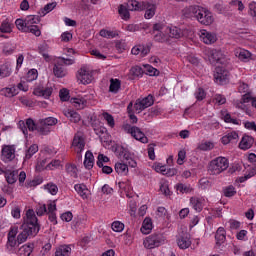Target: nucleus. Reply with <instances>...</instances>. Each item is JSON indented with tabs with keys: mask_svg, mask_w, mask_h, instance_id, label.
Masks as SVG:
<instances>
[{
	"mask_svg": "<svg viewBox=\"0 0 256 256\" xmlns=\"http://www.w3.org/2000/svg\"><path fill=\"white\" fill-rule=\"evenodd\" d=\"M114 153L119 159H124V161H126L129 167H132V169L137 167V161H135L134 154L129 151L127 146L121 144L114 145Z\"/></svg>",
	"mask_w": 256,
	"mask_h": 256,
	"instance_id": "20e7f679",
	"label": "nucleus"
},
{
	"mask_svg": "<svg viewBox=\"0 0 256 256\" xmlns=\"http://www.w3.org/2000/svg\"><path fill=\"white\" fill-rule=\"evenodd\" d=\"M41 19L39 16L30 15L27 16L25 19L18 18L15 21V25L19 31H22L24 33L25 31H29L32 27H35L37 23H39Z\"/></svg>",
	"mask_w": 256,
	"mask_h": 256,
	"instance_id": "39448f33",
	"label": "nucleus"
},
{
	"mask_svg": "<svg viewBox=\"0 0 256 256\" xmlns=\"http://www.w3.org/2000/svg\"><path fill=\"white\" fill-rule=\"evenodd\" d=\"M194 95L197 101H203V99L206 97L205 90L203 88H198Z\"/></svg>",
	"mask_w": 256,
	"mask_h": 256,
	"instance_id": "338daca9",
	"label": "nucleus"
},
{
	"mask_svg": "<svg viewBox=\"0 0 256 256\" xmlns=\"http://www.w3.org/2000/svg\"><path fill=\"white\" fill-rule=\"evenodd\" d=\"M121 91V80L117 78H111L110 79V86H109V92L113 93L114 95H117Z\"/></svg>",
	"mask_w": 256,
	"mask_h": 256,
	"instance_id": "c85d7f7f",
	"label": "nucleus"
},
{
	"mask_svg": "<svg viewBox=\"0 0 256 256\" xmlns=\"http://www.w3.org/2000/svg\"><path fill=\"white\" fill-rule=\"evenodd\" d=\"M132 55H139V57H147L151 53V44H138L131 49Z\"/></svg>",
	"mask_w": 256,
	"mask_h": 256,
	"instance_id": "2eb2a0df",
	"label": "nucleus"
},
{
	"mask_svg": "<svg viewBox=\"0 0 256 256\" xmlns=\"http://www.w3.org/2000/svg\"><path fill=\"white\" fill-rule=\"evenodd\" d=\"M160 191L162 195H165V197H171V190L169 189V184L167 182H164L160 185Z\"/></svg>",
	"mask_w": 256,
	"mask_h": 256,
	"instance_id": "13d9d810",
	"label": "nucleus"
},
{
	"mask_svg": "<svg viewBox=\"0 0 256 256\" xmlns=\"http://www.w3.org/2000/svg\"><path fill=\"white\" fill-rule=\"evenodd\" d=\"M53 73L55 77L63 78L67 75V69L63 65H55L53 68Z\"/></svg>",
	"mask_w": 256,
	"mask_h": 256,
	"instance_id": "ea45409f",
	"label": "nucleus"
},
{
	"mask_svg": "<svg viewBox=\"0 0 256 256\" xmlns=\"http://www.w3.org/2000/svg\"><path fill=\"white\" fill-rule=\"evenodd\" d=\"M97 73V70H93L87 66H83L81 69H79L76 73V78L82 85H89V83H92L93 76Z\"/></svg>",
	"mask_w": 256,
	"mask_h": 256,
	"instance_id": "6e6552de",
	"label": "nucleus"
},
{
	"mask_svg": "<svg viewBox=\"0 0 256 256\" xmlns=\"http://www.w3.org/2000/svg\"><path fill=\"white\" fill-rule=\"evenodd\" d=\"M37 127H39V123H35V121L31 118L26 120V129L30 131H37Z\"/></svg>",
	"mask_w": 256,
	"mask_h": 256,
	"instance_id": "6e6d98bb",
	"label": "nucleus"
},
{
	"mask_svg": "<svg viewBox=\"0 0 256 256\" xmlns=\"http://www.w3.org/2000/svg\"><path fill=\"white\" fill-rule=\"evenodd\" d=\"M41 226L39 225V220L35 215V211L29 209L26 211V217L24 218V223L20 227V233L17 236V243H25L29 237H35L39 233Z\"/></svg>",
	"mask_w": 256,
	"mask_h": 256,
	"instance_id": "f257e3e1",
	"label": "nucleus"
},
{
	"mask_svg": "<svg viewBox=\"0 0 256 256\" xmlns=\"http://www.w3.org/2000/svg\"><path fill=\"white\" fill-rule=\"evenodd\" d=\"M93 165H95V157L93 156V152L87 151L85 153L84 166L86 169H93Z\"/></svg>",
	"mask_w": 256,
	"mask_h": 256,
	"instance_id": "f704fd0d",
	"label": "nucleus"
},
{
	"mask_svg": "<svg viewBox=\"0 0 256 256\" xmlns=\"http://www.w3.org/2000/svg\"><path fill=\"white\" fill-rule=\"evenodd\" d=\"M254 143L255 138H253V136L244 135L239 143V147L242 151H247V149H251L253 147Z\"/></svg>",
	"mask_w": 256,
	"mask_h": 256,
	"instance_id": "412c9836",
	"label": "nucleus"
},
{
	"mask_svg": "<svg viewBox=\"0 0 256 256\" xmlns=\"http://www.w3.org/2000/svg\"><path fill=\"white\" fill-rule=\"evenodd\" d=\"M200 40L205 43V45H213L217 42V34L209 32L206 29H202L198 33Z\"/></svg>",
	"mask_w": 256,
	"mask_h": 256,
	"instance_id": "4468645a",
	"label": "nucleus"
},
{
	"mask_svg": "<svg viewBox=\"0 0 256 256\" xmlns=\"http://www.w3.org/2000/svg\"><path fill=\"white\" fill-rule=\"evenodd\" d=\"M39 151V146L37 144H32L26 151L24 156V161H29Z\"/></svg>",
	"mask_w": 256,
	"mask_h": 256,
	"instance_id": "4c0bfd02",
	"label": "nucleus"
},
{
	"mask_svg": "<svg viewBox=\"0 0 256 256\" xmlns=\"http://www.w3.org/2000/svg\"><path fill=\"white\" fill-rule=\"evenodd\" d=\"M115 48L118 53H123V51L127 49V42H125V40H117L115 42Z\"/></svg>",
	"mask_w": 256,
	"mask_h": 256,
	"instance_id": "603ef678",
	"label": "nucleus"
},
{
	"mask_svg": "<svg viewBox=\"0 0 256 256\" xmlns=\"http://www.w3.org/2000/svg\"><path fill=\"white\" fill-rule=\"evenodd\" d=\"M213 147H215V145L212 142L206 141L201 143L198 146V149H200V151H211V149H213Z\"/></svg>",
	"mask_w": 256,
	"mask_h": 256,
	"instance_id": "bf43d9fd",
	"label": "nucleus"
},
{
	"mask_svg": "<svg viewBox=\"0 0 256 256\" xmlns=\"http://www.w3.org/2000/svg\"><path fill=\"white\" fill-rule=\"evenodd\" d=\"M71 245H60L56 248L55 256H70L71 255Z\"/></svg>",
	"mask_w": 256,
	"mask_h": 256,
	"instance_id": "7c9ffc66",
	"label": "nucleus"
},
{
	"mask_svg": "<svg viewBox=\"0 0 256 256\" xmlns=\"http://www.w3.org/2000/svg\"><path fill=\"white\" fill-rule=\"evenodd\" d=\"M55 7H57V2H51L46 4L42 9V15H47V13H51V11L55 9Z\"/></svg>",
	"mask_w": 256,
	"mask_h": 256,
	"instance_id": "4d7b16f0",
	"label": "nucleus"
},
{
	"mask_svg": "<svg viewBox=\"0 0 256 256\" xmlns=\"http://www.w3.org/2000/svg\"><path fill=\"white\" fill-rule=\"evenodd\" d=\"M166 33L169 34V37H172L173 39H181V36L183 35V30L177 26H168L166 28Z\"/></svg>",
	"mask_w": 256,
	"mask_h": 256,
	"instance_id": "a878e982",
	"label": "nucleus"
},
{
	"mask_svg": "<svg viewBox=\"0 0 256 256\" xmlns=\"http://www.w3.org/2000/svg\"><path fill=\"white\" fill-rule=\"evenodd\" d=\"M74 189L76 193L80 195V197H82L83 199H87V191H89V189H87V186L85 184H76L74 186Z\"/></svg>",
	"mask_w": 256,
	"mask_h": 256,
	"instance_id": "58836bf2",
	"label": "nucleus"
},
{
	"mask_svg": "<svg viewBox=\"0 0 256 256\" xmlns=\"http://www.w3.org/2000/svg\"><path fill=\"white\" fill-rule=\"evenodd\" d=\"M40 121H42V125H46L48 127H53V125H57L59 122L55 117H47L45 119H40Z\"/></svg>",
	"mask_w": 256,
	"mask_h": 256,
	"instance_id": "8fccbe9b",
	"label": "nucleus"
},
{
	"mask_svg": "<svg viewBox=\"0 0 256 256\" xmlns=\"http://www.w3.org/2000/svg\"><path fill=\"white\" fill-rule=\"evenodd\" d=\"M128 9L130 11H145V19H153L157 13V5L151 2H139L137 0L128 1Z\"/></svg>",
	"mask_w": 256,
	"mask_h": 256,
	"instance_id": "f03ea898",
	"label": "nucleus"
},
{
	"mask_svg": "<svg viewBox=\"0 0 256 256\" xmlns=\"http://www.w3.org/2000/svg\"><path fill=\"white\" fill-rule=\"evenodd\" d=\"M40 94L42 97H44V99H49L51 95H53V86H46L40 91Z\"/></svg>",
	"mask_w": 256,
	"mask_h": 256,
	"instance_id": "5fc2aeb1",
	"label": "nucleus"
},
{
	"mask_svg": "<svg viewBox=\"0 0 256 256\" xmlns=\"http://www.w3.org/2000/svg\"><path fill=\"white\" fill-rule=\"evenodd\" d=\"M37 77H39V72L37 71V69H31L26 75V81L31 83L32 81H35Z\"/></svg>",
	"mask_w": 256,
	"mask_h": 256,
	"instance_id": "49530a36",
	"label": "nucleus"
},
{
	"mask_svg": "<svg viewBox=\"0 0 256 256\" xmlns=\"http://www.w3.org/2000/svg\"><path fill=\"white\" fill-rule=\"evenodd\" d=\"M70 103L75 109L81 110L87 107V96H77L70 99Z\"/></svg>",
	"mask_w": 256,
	"mask_h": 256,
	"instance_id": "6ab92c4d",
	"label": "nucleus"
},
{
	"mask_svg": "<svg viewBox=\"0 0 256 256\" xmlns=\"http://www.w3.org/2000/svg\"><path fill=\"white\" fill-rule=\"evenodd\" d=\"M137 77H143V69L139 65L133 66L130 69L129 79L135 80Z\"/></svg>",
	"mask_w": 256,
	"mask_h": 256,
	"instance_id": "e433bc0d",
	"label": "nucleus"
},
{
	"mask_svg": "<svg viewBox=\"0 0 256 256\" xmlns=\"http://www.w3.org/2000/svg\"><path fill=\"white\" fill-rule=\"evenodd\" d=\"M0 95L11 98L15 97V95H19V91L17 90V86L6 87L0 90Z\"/></svg>",
	"mask_w": 256,
	"mask_h": 256,
	"instance_id": "c756f323",
	"label": "nucleus"
},
{
	"mask_svg": "<svg viewBox=\"0 0 256 256\" xmlns=\"http://www.w3.org/2000/svg\"><path fill=\"white\" fill-rule=\"evenodd\" d=\"M63 114L69 119L71 123H79L81 121V114L73 109H65Z\"/></svg>",
	"mask_w": 256,
	"mask_h": 256,
	"instance_id": "4be33fe9",
	"label": "nucleus"
},
{
	"mask_svg": "<svg viewBox=\"0 0 256 256\" xmlns=\"http://www.w3.org/2000/svg\"><path fill=\"white\" fill-rule=\"evenodd\" d=\"M11 75V70L7 65H1L0 66V79H3L5 77H9Z\"/></svg>",
	"mask_w": 256,
	"mask_h": 256,
	"instance_id": "680f3d73",
	"label": "nucleus"
},
{
	"mask_svg": "<svg viewBox=\"0 0 256 256\" xmlns=\"http://www.w3.org/2000/svg\"><path fill=\"white\" fill-rule=\"evenodd\" d=\"M59 97L61 101H69V90L63 88L59 92Z\"/></svg>",
	"mask_w": 256,
	"mask_h": 256,
	"instance_id": "774afa93",
	"label": "nucleus"
},
{
	"mask_svg": "<svg viewBox=\"0 0 256 256\" xmlns=\"http://www.w3.org/2000/svg\"><path fill=\"white\" fill-rule=\"evenodd\" d=\"M5 179L9 185H13L14 183H17V179H19V172L18 171H6Z\"/></svg>",
	"mask_w": 256,
	"mask_h": 256,
	"instance_id": "72a5a7b5",
	"label": "nucleus"
},
{
	"mask_svg": "<svg viewBox=\"0 0 256 256\" xmlns=\"http://www.w3.org/2000/svg\"><path fill=\"white\" fill-rule=\"evenodd\" d=\"M152 230L153 222L151 221V218H145L140 229L141 233H143V235H149Z\"/></svg>",
	"mask_w": 256,
	"mask_h": 256,
	"instance_id": "473e14b6",
	"label": "nucleus"
},
{
	"mask_svg": "<svg viewBox=\"0 0 256 256\" xmlns=\"http://www.w3.org/2000/svg\"><path fill=\"white\" fill-rule=\"evenodd\" d=\"M114 169L118 175H127L129 173V166L123 162H117Z\"/></svg>",
	"mask_w": 256,
	"mask_h": 256,
	"instance_id": "c9c22d12",
	"label": "nucleus"
},
{
	"mask_svg": "<svg viewBox=\"0 0 256 256\" xmlns=\"http://www.w3.org/2000/svg\"><path fill=\"white\" fill-rule=\"evenodd\" d=\"M214 81L218 85H227L229 81V70L225 66H216L214 69Z\"/></svg>",
	"mask_w": 256,
	"mask_h": 256,
	"instance_id": "1a4fd4ad",
	"label": "nucleus"
},
{
	"mask_svg": "<svg viewBox=\"0 0 256 256\" xmlns=\"http://www.w3.org/2000/svg\"><path fill=\"white\" fill-rule=\"evenodd\" d=\"M72 147L75 148L76 153H83V150L85 149V139L76 134L72 141Z\"/></svg>",
	"mask_w": 256,
	"mask_h": 256,
	"instance_id": "aec40b11",
	"label": "nucleus"
},
{
	"mask_svg": "<svg viewBox=\"0 0 256 256\" xmlns=\"http://www.w3.org/2000/svg\"><path fill=\"white\" fill-rule=\"evenodd\" d=\"M37 131L40 135H49L51 133V127L46 126V124H43V122L39 120Z\"/></svg>",
	"mask_w": 256,
	"mask_h": 256,
	"instance_id": "a19ab883",
	"label": "nucleus"
},
{
	"mask_svg": "<svg viewBox=\"0 0 256 256\" xmlns=\"http://www.w3.org/2000/svg\"><path fill=\"white\" fill-rule=\"evenodd\" d=\"M235 56L238 57L240 61H243V63H249V61H253V59H255V56L251 54V52L243 48L237 49L235 51Z\"/></svg>",
	"mask_w": 256,
	"mask_h": 256,
	"instance_id": "f3484780",
	"label": "nucleus"
},
{
	"mask_svg": "<svg viewBox=\"0 0 256 256\" xmlns=\"http://www.w3.org/2000/svg\"><path fill=\"white\" fill-rule=\"evenodd\" d=\"M153 103H155V98L151 94L144 98L137 99L134 104L135 113H141L142 111H145V109L151 107Z\"/></svg>",
	"mask_w": 256,
	"mask_h": 256,
	"instance_id": "9d476101",
	"label": "nucleus"
},
{
	"mask_svg": "<svg viewBox=\"0 0 256 256\" xmlns=\"http://www.w3.org/2000/svg\"><path fill=\"white\" fill-rule=\"evenodd\" d=\"M223 119L225 123H232V125H239L241 123L239 119L232 117L230 113L223 114Z\"/></svg>",
	"mask_w": 256,
	"mask_h": 256,
	"instance_id": "de8ad7c7",
	"label": "nucleus"
},
{
	"mask_svg": "<svg viewBox=\"0 0 256 256\" xmlns=\"http://www.w3.org/2000/svg\"><path fill=\"white\" fill-rule=\"evenodd\" d=\"M164 244L165 236L161 233H153L147 236L143 241L145 249H155L156 247H161V245Z\"/></svg>",
	"mask_w": 256,
	"mask_h": 256,
	"instance_id": "423d86ee",
	"label": "nucleus"
},
{
	"mask_svg": "<svg viewBox=\"0 0 256 256\" xmlns=\"http://www.w3.org/2000/svg\"><path fill=\"white\" fill-rule=\"evenodd\" d=\"M223 193L224 197H235V195H237V190H235L233 185H230L224 188Z\"/></svg>",
	"mask_w": 256,
	"mask_h": 256,
	"instance_id": "09e8293b",
	"label": "nucleus"
},
{
	"mask_svg": "<svg viewBox=\"0 0 256 256\" xmlns=\"http://www.w3.org/2000/svg\"><path fill=\"white\" fill-rule=\"evenodd\" d=\"M179 249H189L191 247V238L187 234L180 235L177 239Z\"/></svg>",
	"mask_w": 256,
	"mask_h": 256,
	"instance_id": "5701e85b",
	"label": "nucleus"
},
{
	"mask_svg": "<svg viewBox=\"0 0 256 256\" xmlns=\"http://www.w3.org/2000/svg\"><path fill=\"white\" fill-rule=\"evenodd\" d=\"M227 169H229V159L223 156L214 158L208 165V173L210 175H221Z\"/></svg>",
	"mask_w": 256,
	"mask_h": 256,
	"instance_id": "7ed1b4c3",
	"label": "nucleus"
},
{
	"mask_svg": "<svg viewBox=\"0 0 256 256\" xmlns=\"http://www.w3.org/2000/svg\"><path fill=\"white\" fill-rule=\"evenodd\" d=\"M190 205L196 213H201L203 211V198L192 197L190 198Z\"/></svg>",
	"mask_w": 256,
	"mask_h": 256,
	"instance_id": "bb28decb",
	"label": "nucleus"
},
{
	"mask_svg": "<svg viewBox=\"0 0 256 256\" xmlns=\"http://www.w3.org/2000/svg\"><path fill=\"white\" fill-rule=\"evenodd\" d=\"M6 251L10 254L13 255L17 253V240L12 237H8L7 243H6Z\"/></svg>",
	"mask_w": 256,
	"mask_h": 256,
	"instance_id": "cd10ccee",
	"label": "nucleus"
},
{
	"mask_svg": "<svg viewBox=\"0 0 256 256\" xmlns=\"http://www.w3.org/2000/svg\"><path fill=\"white\" fill-rule=\"evenodd\" d=\"M103 163H109V157L104 154H99L96 162L97 167H103Z\"/></svg>",
	"mask_w": 256,
	"mask_h": 256,
	"instance_id": "0e129e2a",
	"label": "nucleus"
},
{
	"mask_svg": "<svg viewBox=\"0 0 256 256\" xmlns=\"http://www.w3.org/2000/svg\"><path fill=\"white\" fill-rule=\"evenodd\" d=\"M203 7L200 5H190V6H186L183 10H182V15L183 17H185L186 19H192L197 21L201 11H202Z\"/></svg>",
	"mask_w": 256,
	"mask_h": 256,
	"instance_id": "9b49d317",
	"label": "nucleus"
},
{
	"mask_svg": "<svg viewBox=\"0 0 256 256\" xmlns=\"http://www.w3.org/2000/svg\"><path fill=\"white\" fill-rule=\"evenodd\" d=\"M239 141V133L237 131H229L221 138L223 145H229V143H237Z\"/></svg>",
	"mask_w": 256,
	"mask_h": 256,
	"instance_id": "a211bd4d",
	"label": "nucleus"
},
{
	"mask_svg": "<svg viewBox=\"0 0 256 256\" xmlns=\"http://www.w3.org/2000/svg\"><path fill=\"white\" fill-rule=\"evenodd\" d=\"M200 25H213L215 21V17H213V13L209 11V9L202 7V10L200 11V14H198L197 20Z\"/></svg>",
	"mask_w": 256,
	"mask_h": 256,
	"instance_id": "f8f14e48",
	"label": "nucleus"
},
{
	"mask_svg": "<svg viewBox=\"0 0 256 256\" xmlns=\"http://www.w3.org/2000/svg\"><path fill=\"white\" fill-rule=\"evenodd\" d=\"M129 11H131V9H129V2L126 5L120 4L118 7V14L123 21H129V19H131V14Z\"/></svg>",
	"mask_w": 256,
	"mask_h": 256,
	"instance_id": "b1692460",
	"label": "nucleus"
},
{
	"mask_svg": "<svg viewBox=\"0 0 256 256\" xmlns=\"http://www.w3.org/2000/svg\"><path fill=\"white\" fill-rule=\"evenodd\" d=\"M176 190L179 191V193H191L193 188H191V185L189 184L179 183L176 185Z\"/></svg>",
	"mask_w": 256,
	"mask_h": 256,
	"instance_id": "37998d69",
	"label": "nucleus"
},
{
	"mask_svg": "<svg viewBox=\"0 0 256 256\" xmlns=\"http://www.w3.org/2000/svg\"><path fill=\"white\" fill-rule=\"evenodd\" d=\"M123 131L131 135L136 141H140V143H149V138L145 136V133L141 131V128L137 126H131V124H124L122 126Z\"/></svg>",
	"mask_w": 256,
	"mask_h": 256,
	"instance_id": "0eeeda50",
	"label": "nucleus"
},
{
	"mask_svg": "<svg viewBox=\"0 0 256 256\" xmlns=\"http://www.w3.org/2000/svg\"><path fill=\"white\" fill-rule=\"evenodd\" d=\"M77 171V166L75 164H66V172L68 175H70V177L77 179V177H79Z\"/></svg>",
	"mask_w": 256,
	"mask_h": 256,
	"instance_id": "79ce46f5",
	"label": "nucleus"
},
{
	"mask_svg": "<svg viewBox=\"0 0 256 256\" xmlns=\"http://www.w3.org/2000/svg\"><path fill=\"white\" fill-rule=\"evenodd\" d=\"M103 117L105 121H107V124L111 127V129H113V127H115V118H113V115L105 112L103 114Z\"/></svg>",
	"mask_w": 256,
	"mask_h": 256,
	"instance_id": "e2e57ef3",
	"label": "nucleus"
},
{
	"mask_svg": "<svg viewBox=\"0 0 256 256\" xmlns=\"http://www.w3.org/2000/svg\"><path fill=\"white\" fill-rule=\"evenodd\" d=\"M215 239L217 245H221L225 243V240L227 239V232L225 231V228L219 227L215 234Z\"/></svg>",
	"mask_w": 256,
	"mask_h": 256,
	"instance_id": "2f4dec72",
	"label": "nucleus"
},
{
	"mask_svg": "<svg viewBox=\"0 0 256 256\" xmlns=\"http://www.w3.org/2000/svg\"><path fill=\"white\" fill-rule=\"evenodd\" d=\"M45 213H47V205H45V204H39V205L36 207V214H37L39 217H42V215H45Z\"/></svg>",
	"mask_w": 256,
	"mask_h": 256,
	"instance_id": "69168bd1",
	"label": "nucleus"
},
{
	"mask_svg": "<svg viewBox=\"0 0 256 256\" xmlns=\"http://www.w3.org/2000/svg\"><path fill=\"white\" fill-rule=\"evenodd\" d=\"M15 159V146L3 145L1 150V161L3 163H11Z\"/></svg>",
	"mask_w": 256,
	"mask_h": 256,
	"instance_id": "ddd939ff",
	"label": "nucleus"
},
{
	"mask_svg": "<svg viewBox=\"0 0 256 256\" xmlns=\"http://www.w3.org/2000/svg\"><path fill=\"white\" fill-rule=\"evenodd\" d=\"M127 111H128V115L131 123H137L138 121L137 116L133 113V102H130L128 104Z\"/></svg>",
	"mask_w": 256,
	"mask_h": 256,
	"instance_id": "3c124183",
	"label": "nucleus"
},
{
	"mask_svg": "<svg viewBox=\"0 0 256 256\" xmlns=\"http://www.w3.org/2000/svg\"><path fill=\"white\" fill-rule=\"evenodd\" d=\"M209 62L211 65H225V57H223V53L221 51L211 50Z\"/></svg>",
	"mask_w": 256,
	"mask_h": 256,
	"instance_id": "dca6fc26",
	"label": "nucleus"
},
{
	"mask_svg": "<svg viewBox=\"0 0 256 256\" xmlns=\"http://www.w3.org/2000/svg\"><path fill=\"white\" fill-rule=\"evenodd\" d=\"M11 22H9V19H5L1 25H0V32L1 33H11Z\"/></svg>",
	"mask_w": 256,
	"mask_h": 256,
	"instance_id": "c03bdc74",
	"label": "nucleus"
},
{
	"mask_svg": "<svg viewBox=\"0 0 256 256\" xmlns=\"http://www.w3.org/2000/svg\"><path fill=\"white\" fill-rule=\"evenodd\" d=\"M112 231H115V233H121L123 232V229H125V224H123L120 221H115L112 223Z\"/></svg>",
	"mask_w": 256,
	"mask_h": 256,
	"instance_id": "864d4df0",
	"label": "nucleus"
},
{
	"mask_svg": "<svg viewBox=\"0 0 256 256\" xmlns=\"http://www.w3.org/2000/svg\"><path fill=\"white\" fill-rule=\"evenodd\" d=\"M44 189L50 193V195H56L59 193V187L56 186V184L50 182L44 186Z\"/></svg>",
	"mask_w": 256,
	"mask_h": 256,
	"instance_id": "a18cd8bd",
	"label": "nucleus"
},
{
	"mask_svg": "<svg viewBox=\"0 0 256 256\" xmlns=\"http://www.w3.org/2000/svg\"><path fill=\"white\" fill-rule=\"evenodd\" d=\"M154 41H157L158 43H165V41H167V35L163 32H155Z\"/></svg>",
	"mask_w": 256,
	"mask_h": 256,
	"instance_id": "052dcab7",
	"label": "nucleus"
},
{
	"mask_svg": "<svg viewBox=\"0 0 256 256\" xmlns=\"http://www.w3.org/2000/svg\"><path fill=\"white\" fill-rule=\"evenodd\" d=\"M33 249H35V244L28 243L21 246L16 253H18V256H31Z\"/></svg>",
	"mask_w": 256,
	"mask_h": 256,
	"instance_id": "393cba45",
	"label": "nucleus"
}]
</instances>
